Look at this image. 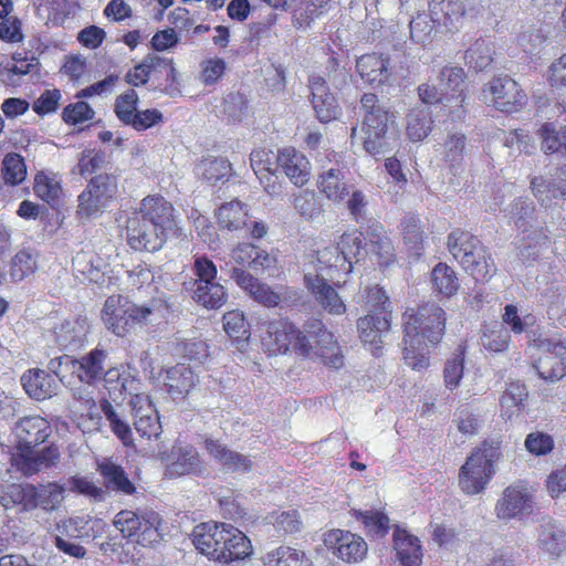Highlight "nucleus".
Instances as JSON below:
<instances>
[{
    "label": "nucleus",
    "mask_w": 566,
    "mask_h": 566,
    "mask_svg": "<svg viewBox=\"0 0 566 566\" xmlns=\"http://www.w3.org/2000/svg\"><path fill=\"white\" fill-rule=\"evenodd\" d=\"M138 95L134 90H128L117 96L115 101V114L125 124L130 125L136 118Z\"/></svg>",
    "instance_id": "0e129e2a"
},
{
    "label": "nucleus",
    "mask_w": 566,
    "mask_h": 566,
    "mask_svg": "<svg viewBox=\"0 0 566 566\" xmlns=\"http://www.w3.org/2000/svg\"><path fill=\"white\" fill-rule=\"evenodd\" d=\"M538 136L544 153L566 156V126L557 128L553 123H545L538 129Z\"/></svg>",
    "instance_id": "a19ab883"
},
{
    "label": "nucleus",
    "mask_w": 566,
    "mask_h": 566,
    "mask_svg": "<svg viewBox=\"0 0 566 566\" xmlns=\"http://www.w3.org/2000/svg\"><path fill=\"white\" fill-rule=\"evenodd\" d=\"M520 256L525 261L535 260L548 244V235L542 224L520 232Z\"/></svg>",
    "instance_id": "72a5a7b5"
},
{
    "label": "nucleus",
    "mask_w": 566,
    "mask_h": 566,
    "mask_svg": "<svg viewBox=\"0 0 566 566\" xmlns=\"http://www.w3.org/2000/svg\"><path fill=\"white\" fill-rule=\"evenodd\" d=\"M524 447L531 454L542 457L547 455L553 451L555 442L551 434L542 431H534L526 436Z\"/></svg>",
    "instance_id": "69168bd1"
},
{
    "label": "nucleus",
    "mask_w": 566,
    "mask_h": 566,
    "mask_svg": "<svg viewBox=\"0 0 566 566\" xmlns=\"http://www.w3.org/2000/svg\"><path fill=\"white\" fill-rule=\"evenodd\" d=\"M356 69L363 81L373 86L389 84L395 74L387 57L378 54H366L356 60Z\"/></svg>",
    "instance_id": "4be33fe9"
},
{
    "label": "nucleus",
    "mask_w": 566,
    "mask_h": 566,
    "mask_svg": "<svg viewBox=\"0 0 566 566\" xmlns=\"http://www.w3.org/2000/svg\"><path fill=\"white\" fill-rule=\"evenodd\" d=\"M493 49L491 44L484 40L476 41L465 52L467 63L478 70L486 69L492 62Z\"/></svg>",
    "instance_id": "680f3d73"
},
{
    "label": "nucleus",
    "mask_w": 566,
    "mask_h": 566,
    "mask_svg": "<svg viewBox=\"0 0 566 566\" xmlns=\"http://www.w3.org/2000/svg\"><path fill=\"white\" fill-rule=\"evenodd\" d=\"M250 163L264 191L271 197H279L282 193V184L275 175L279 153L266 148L255 149L250 155Z\"/></svg>",
    "instance_id": "f3484780"
},
{
    "label": "nucleus",
    "mask_w": 566,
    "mask_h": 566,
    "mask_svg": "<svg viewBox=\"0 0 566 566\" xmlns=\"http://www.w3.org/2000/svg\"><path fill=\"white\" fill-rule=\"evenodd\" d=\"M126 228L127 242L132 249L137 251L155 252L159 250L169 234L165 230H155V226L134 216L128 218Z\"/></svg>",
    "instance_id": "dca6fc26"
},
{
    "label": "nucleus",
    "mask_w": 566,
    "mask_h": 566,
    "mask_svg": "<svg viewBox=\"0 0 566 566\" xmlns=\"http://www.w3.org/2000/svg\"><path fill=\"white\" fill-rule=\"evenodd\" d=\"M32 495L35 497L36 505L44 510H54L61 505L64 500L65 490L56 483H48L40 485L39 489H30Z\"/></svg>",
    "instance_id": "603ef678"
},
{
    "label": "nucleus",
    "mask_w": 566,
    "mask_h": 566,
    "mask_svg": "<svg viewBox=\"0 0 566 566\" xmlns=\"http://www.w3.org/2000/svg\"><path fill=\"white\" fill-rule=\"evenodd\" d=\"M532 367L538 377L556 382L566 377V345L559 338L538 335L532 340Z\"/></svg>",
    "instance_id": "423d86ee"
},
{
    "label": "nucleus",
    "mask_w": 566,
    "mask_h": 566,
    "mask_svg": "<svg viewBox=\"0 0 566 566\" xmlns=\"http://www.w3.org/2000/svg\"><path fill=\"white\" fill-rule=\"evenodd\" d=\"M106 353L95 348L80 359L64 357L59 360V367L75 374L81 382L93 385L102 379L105 368Z\"/></svg>",
    "instance_id": "a211bd4d"
},
{
    "label": "nucleus",
    "mask_w": 566,
    "mask_h": 566,
    "mask_svg": "<svg viewBox=\"0 0 566 566\" xmlns=\"http://www.w3.org/2000/svg\"><path fill=\"white\" fill-rule=\"evenodd\" d=\"M9 276L12 282H20L36 269V259L27 250H21L10 261Z\"/></svg>",
    "instance_id": "864d4df0"
},
{
    "label": "nucleus",
    "mask_w": 566,
    "mask_h": 566,
    "mask_svg": "<svg viewBox=\"0 0 566 566\" xmlns=\"http://www.w3.org/2000/svg\"><path fill=\"white\" fill-rule=\"evenodd\" d=\"M367 305L375 311L358 321L357 327L364 346H369L370 352L377 355L381 348V334L390 326L388 313L389 298L378 286L370 287L366 294Z\"/></svg>",
    "instance_id": "6e6552de"
},
{
    "label": "nucleus",
    "mask_w": 566,
    "mask_h": 566,
    "mask_svg": "<svg viewBox=\"0 0 566 566\" xmlns=\"http://www.w3.org/2000/svg\"><path fill=\"white\" fill-rule=\"evenodd\" d=\"M431 282L434 291L448 297L454 295L460 287L455 271L446 263H439L433 268Z\"/></svg>",
    "instance_id": "37998d69"
},
{
    "label": "nucleus",
    "mask_w": 566,
    "mask_h": 566,
    "mask_svg": "<svg viewBox=\"0 0 566 566\" xmlns=\"http://www.w3.org/2000/svg\"><path fill=\"white\" fill-rule=\"evenodd\" d=\"M224 543L223 552L214 554L217 562L231 563L244 559L251 554V543L245 533L231 534Z\"/></svg>",
    "instance_id": "ea45409f"
},
{
    "label": "nucleus",
    "mask_w": 566,
    "mask_h": 566,
    "mask_svg": "<svg viewBox=\"0 0 566 566\" xmlns=\"http://www.w3.org/2000/svg\"><path fill=\"white\" fill-rule=\"evenodd\" d=\"M33 190L40 199L54 205L62 195L61 180L52 172L40 171L35 175Z\"/></svg>",
    "instance_id": "79ce46f5"
},
{
    "label": "nucleus",
    "mask_w": 566,
    "mask_h": 566,
    "mask_svg": "<svg viewBox=\"0 0 566 566\" xmlns=\"http://www.w3.org/2000/svg\"><path fill=\"white\" fill-rule=\"evenodd\" d=\"M354 534L353 533H326L324 537L325 545H334L333 553L344 562L349 563L354 556Z\"/></svg>",
    "instance_id": "e2e57ef3"
},
{
    "label": "nucleus",
    "mask_w": 566,
    "mask_h": 566,
    "mask_svg": "<svg viewBox=\"0 0 566 566\" xmlns=\"http://www.w3.org/2000/svg\"><path fill=\"white\" fill-rule=\"evenodd\" d=\"M500 455L497 442H484L473 450L459 469V489L467 495L482 493L495 474Z\"/></svg>",
    "instance_id": "39448f33"
},
{
    "label": "nucleus",
    "mask_w": 566,
    "mask_h": 566,
    "mask_svg": "<svg viewBox=\"0 0 566 566\" xmlns=\"http://www.w3.org/2000/svg\"><path fill=\"white\" fill-rule=\"evenodd\" d=\"M448 249L463 270L478 282H488L496 268L481 241L469 232L454 230L448 235Z\"/></svg>",
    "instance_id": "20e7f679"
},
{
    "label": "nucleus",
    "mask_w": 566,
    "mask_h": 566,
    "mask_svg": "<svg viewBox=\"0 0 566 566\" xmlns=\"http://www.w3.org/2000/svg\"><path fill=\"white\" fill-rule=\"evenodd\" d=\"M116 193L117 179L115 176L98 175L94 177L77 198L76 213L78 218L90 219L102 214Z\"/></svg>",
    "instance_id": "ddd939ff"
},
{
    "label": "nucleus",
    "mask_w": 566,
    "mask_h": 566,
    "mask_svg": "<svg viewBox=\"0 0 566 566\" xmlns=\"http://www.w3.org/2000/svg\"><path fill=\"white\" fill-rule=\"evenodd\" d=\"M132 216L142 218L155 226V230L172 232L177 228L175 209L172 205L160 195L145 197Z\"/></svg>",
    "instance_id": "2eb2a0df"
},
{
    "label": "nucleus",
    "mask_w": 566,
    "mask_h": 566,
    "mask_svg": "<svg viewBox=\"0 0 566 566\" xmlns=\"http://www.w3.org/2000/svg\"><path fill=\"white\" fill-rule=\"evenodd\" d=\"M134 427L143 438H158L161 432V424L157 410L147 395L136 394L132 400Z\"/></svg>",
    "instance_id": "412c9836"
},
{
    "label": "nucleus",
    "mask_w": 566,
    "mask_h": 566,
    "mask_svg": "<svg viewBox=\"0 0 566 566\" xmlns=\"http://www.w3.org/2000/svg\"><path fill=\"white\" fill-rule=\"evenodd\" d=\"M344 176L339 170L329 169L327 172L321 176L319 190L329 200L340 202L348 196V189L343 181Z\"/></svg>",
    "instance_id": "09e8293b"
},
{
    "label": "nucleus",
    "mask_w": 566,
    "mask_h": 566,
    "mask_svg": "<svg viewBox=\"0 0 566 566\" xmlns=\"http://www.w3.org/2000/svg\"><path fill=\"white\" fill-rule=\"evenodd\" d=\"M527 396L528 391L524 384L520 381L510 382L500 400L502 416L512 419L518 415Z\"/></svg>",
    "instance_id": "e433bc0d"
},
{
    "label": "nucleus",
    "mask_w": 566,
    "mask_h": 566,
    "mask_svg": "<svg viewBox=\"0 0 566 566\" xmlns=\"http://www.w3.org/2000/svg\"><path fill=\"white\" fill-rule=\"evenodd\" d=\"M533 510V497L526 488L512 485L504 490L495 505V513L500 520H512Z\"/></svg>",
    "instance_id": "aec40b11"
},
{
    "label": "nucleus",
    "mask_w": 566,
    "mask_h": 566,
    "mask_svg": "<svg viewBox=\"0 0 566 566\" xmlns=\"http://www.w3.org/2000/svg\"><path fill=\"white\" fill-rule=\"evenodd\" d=\"M13 431L20 454L46 441L52 432L48 420L39 416H29L20 419L15 423Z\"/></svg>",
    "instance_id": "6ab92c4d"
},
{
    "label": "nucleus",
    "mask_w": 566,
    "mask_h": 566,
    "mask_svg": "<svg viewBox=\"0 0 566 566\" xmlns=\"http://www.w3.org/2000/svg\"><path fill=\"white\" fill-rule=\"evenodd\" d=\"M160 458L167 462L171 476L197 472L200 468L199 455L189 444H176L169 453H161Z\"/></svg>",
    "instance_id": "bb28decb"
},
{
    "label": "nucleus",
    "mask_w": 566,
    "mask_h": 566,
    "mask_svg": "<svg viewBox=\"0 0 566 566\" xmlns=\"http://www.w3.org/2000/svg\"><path fill=\"white\" fill-rule=\"evenodd\" d=\"M402 232L408 249L415 255H420L423 250V238L419 220L413 217L405 219L402 222Z\"/></svg>",
    "instance_id": "338daca9"
},
{
    "label": "nucleus",
    "mask_w": 566,
    "mask_h": 566,
    "mask_svg": "<svg viewBox=\"0 0 566 566\" xmlns=\"http://www.w3.org/2000/svg\"><path fill=\"white\" fill-rule=\"evenodd\" d=\"M361 108L365 111L363 132L365 133V149L373 155H379L387 147L386 133L388 124L394 123V113L377 104L375 94H365L361 97Z\"/></svg>",
    "instance_id": "9b49d317"
},
{
    "label": "nucleus",
    "mask_w": 566,
    "mask_h": 566,
    "mask_svg": "<svg viewBox=\"0 0 566 566\" xmlns=\"http://www.w3.org/2000/svg\"><path fill=\"white\" fill-rule=\"evenodd\" d=\"M25 392L33 399L44 400L56 390L55 379L42 369H30L21 377Z\"/></svg>",
    "instance_id": "2f4dec72"
},
{
    "label": "nucleus",
    "mask_w": 566,
    "mask_h": 566,
    "mask_svg": "<svg viewBox=\"0 0 566 566\" xmlns=\"http://www.w3.org/2000/svg\"><path fill=\"white\" fill-rule=\"evenodd\" d=\"M446 313L436 303H427L403 314L402 358L407 366L422 371L430 366L429 346L437 345L444 333Z\"/></svg>",
    "instance_id": "f257e3e1"
},
{
    "label": "nucleus",
    "mask_w": 566,
    "mask_h": 566,
    "mask_svg": "<svg viewBox=\"0 0 566 566\" xmlns=\"http://www.w3.org/2000/svg\"><path fill=\"white\" fill-rule=\"evenodd\" d=\"M87 331V322L82 317L64 319L46 331L49 343L60 347H69L81 342Z\"/></svg>",
    "instance_id": "c756f323"
},
{
    "label": "nucleus",
    "mask_w": 566,
    "mask_h": 566,
    "mask_svg": "<svg viewBox=\"0 0 566 566\" xmlns=\"http://www.w3.org/2000/svg\"><path fill=\"white\" fill-rule=\"evenodd\" d=\"M269 566H314L313 562L302 551L281 545L268 554Z\"/></svg>",
    "instance_id": "49530a36"
},
{
    "label": "nucleus",
    "mask_w": 566,
    "mask_h": 566,
    "mask_svg": "<svg viewBox=\"0 0 566 566\" xmlns=\"http://www.w3.org/2000/svg\"><path fill=\"white\" fill-rule=\"evenodd\" d=\"M192 544L196 545L200 554L207 555L210 559L216 560L214 554L222 552V545H226V537L222 533H192Z\"/></svg>",
    "instance_id": "13d9d810"
},
{
    "label": "nucleus",
    "mask_w": 566,
    "mask_h": 566,
    "mask_svg": "<svg viewBox=\"0 0 566 566\" xmlns=\"http://www.w3.org/2000/svg\"><path fill=\"white\" fill-rule=\"evenodd\" d=\"M448 249L463 270L478 282H488L496 268L481 241L469 232L454 230L448 235Z\"/></svg>",
    "instance_id": "7ed1b4c3"
},
{
    "label": "nucleus",
    "mask_w": 566,
    "mask_h": 566,
    "mask_svg": "<svg viewBox=\"0 0 566 566\" xmlns=\"http://www.w3.org/2000/svg\"><path fill=\"white\" fill-rule=\"evenodd\" d=\"M92 385H80L72 388V400L69 408L75 417H88L93 421V429H97L101 418L94 416L97 408Z\"/></svg>",
    "instance_id": "7c9ffc66"
},
{
    "label": "nucleus",
    "mask_w": 566,
    "mask_h": 566,
    "mask_svg": "<svg viewBox=\"0 0 566 566\" xmlns=\"http://www.w3.org/2000/svg\"><path fill=\"white\" fill-rule=\"evenodd\" d=\"M432 129L431 113L426 107H415L407 115L406 133L413 142L423 140Z\"/></svg>",
    "instance_id": "c9c22d12"
},
{
    "label": "nucleus",
    "mask_w": 566,
    "mask_h": 566,
    "mask_svg": "<svg viewBox=\"0 0 566 566\" xmlns=\"http://www.w3.org/2000/svg\"><path fill=\"white\" fill-rule=\"evenodd\" d=\"M260 329L262 348L270 356L285 354L291 345L302 354L310 355L312 345L306 342L307 337L287 319L264 322Z\"/></svg>",
    "instance_id": "9d476101"
},
{
    "label": "nucleus",
    "mask_w": 566,
    "mask_h": 566,
    "mask_svg": "<svg viewBox=\"0 0 566 566\" xmlns=\"http://www.w3.org/2000/svg\"><path fill=\"white\" fill-rule=\"evenodd\" d=\"M464 371V355L462 352L448 359L443 370L444 385L449 390L459 387Z\"/></svg>",
    "instance_id": "774afa93"
},
{
    "label": "nucleus",
    "mask_w": 566,
    "mask_h": 566,
    "mask_svg": "<svg viewBox=\"0 0 566 566\" xmlns=\"http://www.w3.org/2000/svg\"><path fill=\"white\" fill-rule=\"evenodd\" d=\"M334 250L325 248L307 255V262L304 268V283L308 292L321 304V306L331 314L340 315L345 313L346 306L328 283L332 276V260Z\"/></svg>",
    "instance_id": "f03ea898"
},
{
    "label": "nucleus",
    "mask_w": 566,
    "mask_h": 566,
    "mask_svg": "<svg viewBox=\"0 0 566 566\" xmlns=\"http://www.w3.org/2000/svg\"><path fill=\"white\" fill-rule=\"evenodd\" d=\"M312 92V105L317 118L322 123L334 120L339 115V106L336 98L329 93L326 82L322 76L312 75L310 78Z\"/></svg>",
    "instance_id": "5701e85b"
},
{
    "label": "nucleus",
    "mask_w": 566,
    "mask_h": 566,
    "mask_svg": "<svg viewBox=\"0 0 566 566\" xmlns=\"http://www.w3.org/2000/svg\"><path fill=\"white\" fill-rule=\"evenodd\" d=\"M248 209L239 200L222 205L218 210L219 222L229 230H238L247 226Z\"/></svg>",
    "instance_id": "a18cd8bd"
},
{
    "label": "nucleus",
    "mask_w": 566,
    "mask_h": 566,
    "mask_svg": "<svg viewBox=\"0 0 566 566\" xmlns=\"http://www.w3.org/2000/svg\"><path fill=\"white\" fill-rule=\"evenodd\" d=\"M98 471L104 476L108 488L122 491L125 494H132L135 491L134 484L127 478L122 467L109 460H104L98 464Z\"/></svg>",
    "instance_id": "c03bdc74"
},
{
    "label": "nucleus",
    "mask_w": 566,
    "mask_h": 566,
    "mask_svg": "<svg viewBox=\"0 0 566 566\" xmlns=\"http://www.w3.org/2000/svg\"><path fill=\"white\" fill-rule=\"evenodd\" d=\"M224 332L233 339L240 352L248 347L251 333L244 314L240 311H230L223 315Z\"/></svg>",
    "instance_id": "f704fd0d"
},
{
    "label": "nucleus",
    "mask_w": 566,
    "mask_h": 566,
    "mask_svg": "<svg viewBox=\"0 0 566 566\" xmlns=\"http://www.w3.org/2000/svg\"><path fill=\"white\" fill-rule=\"evenodd\" d=\"M394 544L398 560L402 566H421L422 548L419 539L411 533H394Z\"/></svg>",
    "instance_id": "473e14b6"
},
{
    "label": "nucleus",
    "mask_w": 566,
    "mask_h": 566,
    "mask_svg": "<svg viewBox=\"0 0 566 566\" xmlns=\"http://www.w3.org/2000/svg\"><path fill=\"white\" fill-rule=\"evenodd\" d=\"M304 335L307 337L306 342L312 345L310 353L317 347H321L322 352L315 353L322 357H326L324 350L334 352V349L337 348L333 334L328 332L319 321L308 323Z\"/></svg>",
    "instance_id": "de8ad7c7"
},
{
    "label": "nucleus",
    "mask_w": 566,
    "mask_h": 566,
    "mask_svg": "<svg viewBox=\"0 0 566 566\" xmlns=\"http://www.w3.org/2000/svg\"><path fill=\"white\" fill-rule=\"evenodd\" d=\"M464 76L463 69L457 66H444L439 75L440 85L446 91V95L451 93L450 97L446 96L447 104H444V106L455 108L451 111V113L454 114L453 118L461 117L463 113V102L465 97L462 86Z\"/></svg>",
    "instance_id": "b1692460"
},
{
    "label": "nucleus",
    "mask_w": 566,
    "mask_h": 566,
    "mask_svg": "<svg viewBox=\"0 0 566 566\" xmlns=\"http://www.w3.org/2000/svg\"><path fill=\"white\" fill-rule=\"evenodd\" d=\"M279 166L296 187H302L310 180L311 164L308 159L292 147L279 151Z\"/></svg>",
    "instance_id": "a878e982"
},
{
    "label": "nucleus",
    "mask_w": 566,
    "mask_h": 566,
    "mask_svg": "<svg viewBox=\"0 0 566 566\" xmlns=\"http://www.w3.org/2000/svg\"><path fill=\"white\" fill-rule=\"evenodd\" d=\"M511 335L507 328L494 325L486 326L481 336L482 346L493 353H502L507 349Z\"/></svg>",
    "instance_id": "5fc2aeb1"
},
{
    "label": "nucleus",
    "mask_w": 566,
    "mask_h": 566,
    "mask_svg": "<svg viewBox=\"0 0 566 566\" xmlns=\"http://www.w3.org/2000/svg\"><path fill=\"white\" fill-rule=\"evenodd\" d=\"M154 308L137 305L122 295L109 296L102 311V319L108 331L117 336H125L136 324L151 321Z\"/></svg>",
    "instance_id": "0eeeda50"
},
{
    "label": "nucleus",
    "mask_w": 566,
    "mask_h": 566,
    "mask_svg": "<svg viewBox=\"0 0 566 566\" xmlns=\"http://www.w3.org/2000/svg\"><path fill=\"white\" fill-rule=\"evenodd\" d=\"M429 10L434 20L448 25L463 14V7L459 0H429Z\"/></svg>",
    "instance_id": "4d7b16f0"
},
{
    "label": "nucleus",
    "mask_w": 566,
    "mask_h": 566,
    "mask_svg": "<svg viewBox=\"0 0 566 566\" xmlns=\"http://www.w3.org/2000/svg\"><path fill=\"white\" fill-rule=\"evenodd\" d=\"M206 446L208 452L229 471H248L251 468L249 459L228 450L218 441L208 440Z\"/></svg>",
    "instance_id": "58836bf2"
},
{
    "label": "nucleus",
    "mask_w": 566,
    "mask_h": 566,
    "mask_svg": "<svg viewBox=\"0 0 566 566\" xmlns=\"http://www.w3.org/2000/svg\"><path fill=\"white\" fill-rule=\"evenodd\" d=\"M231 277L237 284L248 292L256 302L268 307L276 306L281 297L279 293L274 292L270 286L259 282L245 270L233 268Z\"/></svg>",
    "instance_id": "c85d7f7f"
},
{
    "label": "nucleus",
    "mask_w": 566,
    "mask_h": 566,
    "mask_svg": "<svg viewBox=\"0 0 566 566\" xmlns=\"http://www.w3.org/2000/svg\"><path fill=\"white\" fill-rule=\"evenodd\" d=\"M439 20L433 19V14L421 12L410 21V38L416 43H426L431 40L436 25Z\"/></svg>",
    "instance_id": "3c124183"
},
{
    "label": "nucleus",
    "mask_w": 566,
    "mask_h": 566,
    "mask_svg": "<svg viewBox=\"0 0 566 566\" xmlns=\"http://www.w3.org/2000/svg\"><path fill=\"white\" fill-rule=\"evenodd\" d=\"M169 62L157 54L147 55L143 62L129 71L126 80L129 84L138 86L147 83L151 72L159 67H166Z\"/></svg>",
    "instance_id": "8fccbe9b"
},
{
    "label": "nucleus",
    "mask_w": 566,
    "mask_h": 566,
    "mask_svg": "<svg viewBox=\"0 0 566 566\" xmlns=\"http://www.w3.org/2000/svg\"><path fill=\"white\" fill-rule=\"evenodd\" d=\"M106 419L109 421L113 432L120 441L129 447L133 446V432L127 422L116 412L115 408L108 401H104L101 406Z\"/></svg>",
    "instance_id": "052dcab7"
},
{
    "label": "nucleus",
    "mask_w": 566,
    "mask_h": 566,
    "mask_svg": "<svg viewBox=\"0 0 566 566\" xmlns=\"http://www.w3.org/2000/svg\"><path fill=\"white\" fill-rule=\"evenodd\" d=\"M21 462L18 464L25 474H32L34 472L48 469L54 465L59 461V452L55 448H45L39 452L33 449L20 454Z\"/></svg>",
    "instance_id": "4c0bfd02"
},
{
    "label": "nucleus",
    "mask_w": 566,
    "mask_h": 566,
    "mask_svg": "<svg viewBox=\"0 0 566 566\" xmlns=\"http://www.w3.org/2000/svg\"><path fill=\"white\" fill-rule=\"evenodd\" d=\"M483 99L504 113L520 111L527 101L517 82L509 76L495 77L482 90Z\"/></svg>",
    "instance_id": "4468645a"
},
{
    "label": "nucleus",
    "mask_w": 566,
    "mask_h": 566,
    "mask_svg": "<svg viewBox=\"0 0 566 566\" xmlns=\"http://www.w3.org/2000/svg\"><path fill=\"white\" fill-rule=\"evenodd\" d=\"M193 270L197 279L193 283L192 300L209 310L224 305L228 293L226 287L216 281L218 271L213 262L206 256H196Z\"/></svg>",
    "instance_id": "f8f14e48"
},
{
    "label": "nucleus",
    "mask_w": 566,
    "mask_h": 566,
    "mask_svg": "<svg viewBox=\"0 0 566 566\" xmlns=\"http://www.w3.org/2000/svg\"><path fill=\"white\" fill-rule=\"evenodd\" d=\"M511 218L520 232L541 224L535 217L533 202L527 199H518L512 207Z\"/></svg>",
    "instance_id": "6e6d98bb"
},
{
    "label": "nucleus",
    "mask_w": 566,
    "mask_h": 566,
    "mask_svg": "<svg viewBox=\"0 0 566 566\" xmlns=\"http://www.w3.org/2000/svg\"><path fill=\"white\" fill-rule=\"evenodd\" d=\"M532 192L542 205L548 206L553 200L566 197V165L557 169L551 177H534L531 182Z\"/></svg>",
    "instance_id": "393cba45"
},
{
    "label": "nucleus",
    "mask_w": 566,
    "mask_h": 566,
    "mask_svg": "<svg viewBox=\"0 0 566 566\" xmlns=\"http://www.w3.org/2000/svg\"><path fill=\"white\" fill-rule=\"evenodd\" d=\"M361 195L356 191V223L359 226V238L356 237V255L360 254V250L366 253H374L380 266L389 265L394 261V247L391 241L384 234L381 224L361 212L360 205Z\"/></svg>",
    "instance_id": "1a4fd4ad"
},
{
    "label": "nucleus",
    "mask_w": 566,
    "mask_h": 566,
    "mask_svg": "<svg viewBox=\"0 0 566 566\" xmlns=\"http://www.w3.org/2000/svg\"><path fill=\"white\" fill-rule=\"evenodd\" d=\"M164 381L169 394L177 398L190 394L199 384V377L195 370V366L191 367L185 363H179L166 370Z\"/></svg>",
    "instance_id": "cd10ccee"
},
{
    "label": "nucleus",
    "mask_w": 566,
    "mask_h": 566,
    "mask_svg": "<svg viewBox=\"0 0 566 566\" xmlns=\"http://www.w3.org/2000/svg\"><path fill=\"white\" fill-rule=\"evenodd\" d=\"M2 177L7 185L15 186L27 177L23 158L18 154H8L2 163Z\"/></svg>",
    "instance_id": "bf43d9fd"
}]
</instances>
